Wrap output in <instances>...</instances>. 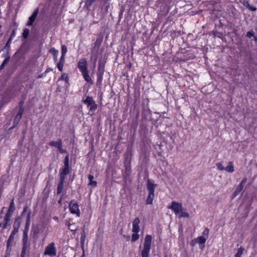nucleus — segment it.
<instances>
[{
    "label": "nucleus",
    "instance_id": "1",
    "mask_svg": "<svg viewBox=\"0 0 257 257\" xmlns=\"http://www.w3.org/2000/svg\"><path fill=\"white\" fill-rule=\"evenodd\" d=\"M77 67L81 73L84 80L90 84H93V81L89 75L87 61L85 58H81L78 61Z\"/></svg>",
    "mask_w": 257,
    "mask_h": 257
},
{
    "label": "nucleus",
    "instance_id": "38",
    "mask_svg": "<svg viewBox=\"0 0 257 257\" xmlns=\"http://www.w3.org/2000/svg\"><path fill=\"white\" fill-rule=\"evenodd\" d=\"M49 52L53 56L58 55V51L56 50L55 48H51L49 50Z\"/></svg>",
    "mask_w": 257,
    "mask_h": 257
},
{
    "label": "nucleus",
    "instance_id": "45",
    "mask_svg": "<svg viewBox=\"0 0 257 257\" xmlns=\"http://www.w3.org/2000/svg\"><path fill=\"white\" fill-rule=\"evenodd\" d=\"M240 192L235 189L233 193L231 195V198L234 199Z\"/></svg>",
    "mask_w": 257,
    "mask_h": 257
},
{
    "label": "nucleus",
    "instance_id": "35",
    "mask_svg": "<svg viewBox=\"0 0 257 257\" xmlns=\"http://www.w3.org/2000/svg\"><path fill=\"white\" fill-rule=\"evenodd\" d=\"M67 52V48L66 45H62L61 46V56L62 57H65V55Z\"/></svg>",
    "mask_w": 257,
    "mask_h": 257
},
{
    "label": "nucleus",
    "instance_id": "64",
    "mask_svg": "<svg viewBox=\"0 0 257 257\" xmlns=\"http://www.w3.org/2000/svg\"><path fill=\"white\" fill-rule=\"evenodd\" d=\"M2 218V217L0 216V218ZM2 224H3V223H2V222H0V227H1V226H2V227H3V225H2Z\"/></svg>",
    "mask_w": 257,
    "mask_h": 257
},
{
    "label": "nucleus",
    "instance_id": "28",
    "mask_svg": "<svg viewBox=\"0 0 257 257\" xmlns=\"http://www.w3.org/2000/svg\"><path fill=\"white\" fill-rule=\"evenodd\" d=\"M105 71V64L102 63L101 61L98 62L97 72L99 73H104Z\"/></svg>",
    "mask_w": 257,
    "mask_h": 257
},
{
    "label": "nucleus",
    "instance_id": "20",
    "mask_svg": "<svg viewBox=\"0 0 257 257\" xmlns=\"http://www.w3.org/2000/svg\"><path fill=\"white\" fill-rule=\"evenodd\" d=\"M93 178L94 176L93 175L89 174L88 176V179L89 180L88 186H91L92 187L94 188L97 186V183L96 181L93 180Z\"/></svg>",
    "mask_w": 257,
    "mask_h": 257
},
{
    "label": "nucleus",
    "instance_id": "25",
    "mask_svg": "<svg viewBox=\"0 0 257 257\" xmlns=\"http://www.w3.org/2000/svg\"><path fill=\"white\" fill-rule=\"evenodd\" d=\"M103 74H104V73H103L97 72V73H96V77H97L96 84L97 86H100L102 84Z\"/></svg>",
    "mask_w": 257,
    "mask_h": 257
},
{
    "label": "nucleus",
    "instance_id": "46",
    "mask_svg": "<svg viewBox=\"0 0 257 257\" xmlns=\"http://www.w3.org/2000/svg\"><path fill=\"white\" fill-rule=\"evenodd\" d=\"M58 150H59V152H60L61 154H63V153H67L66 150H64V149H63L62 148V145H61V146H60V147H59V148H58Z\"/></svg>",
    "mask_w": 257,
    "mask_h": 257
},
{
    "label": "nucleus",
    "instance_id": "18",
    "mask_svg": "<svg viewBox=\"0 0 257 257\" xmlns=\"http://www.w3.org/2000/svg\"><path fill=\"white\" fill-rule=\"evenodd\" d=\"M15 210V207L14 204V199H12L11 201L9 207L6 213L12 215V214Z\"/></svg>",
    "mask_w": 257,
    "mask_h": 257
},
{
    "label": "nucleus",
    "instance_id": "14",
    "mask_svg": "<svg viewBox=\"0 0 257 257\" xmlns=\"http://www.w3.org/2000/svg\"><path fill=\"white\" fill-rule=\"evenodd\" d=\"M39 13V10L38 9H36L34 12L33 13L32 15L29 17V21L27 23V26H31L32 25L34 22L35 21L37 16L38 15V14Z\"/></svg>",
    "mask_w": 257,
    "mask_h": 257
},
{
    "label": "nucleus",
    "instance_id": "44",
    "mask_svg": "<svg viewBox=\"0 0 257 257\" xmlns=\"http://www.w3.org/2000/svg\"><path fill=\"white\" fill-rule=\"evenodd\" d=\"M27 249L28 248H22L20 257H26V251Z\"/></svg>",
    "mask_w": 257,
    "mask_h": 257
},
{
    "label": "nucleus",
    "instance_id": "37",
    "mask_svg": "<svg viewBox=\"0 0 257 257\" xmlns=\"http://www.w3.org/2000/svg\"><path fill=\"white\" fill-rule=\"evenodd\" d=\"M139 234L138 233H134L132 235V239L131 240L133 242H135L136 240H137L139 238Z\"/></svg>",
    "mask_w": 257,
    "mask_h": 257
},
{
    "label": "nucleus",
    "instance_id": "59",
    "mask_svg": "<svg viewBox=\"0 0 257 257\" xmlns=\"http://www.w3.org/2000/svg\"><path fill=\"white\" fill-rule=\"evenodd\" d=\"M83 253L81 255V257H84L85 256V251H84V247L83 246V248H82Z\"/></svg>",
    "mask_w": 257,
    "mask_h": 257
},
{
    "label": "nucleus",
    "instance_id": "32",
    "mask_svg": "<svg viewBox=\"0 0 257 257\" xmlns=\"http://www.w3.org/2000/svg\"><path fill=\"white\" fill-rule=\"evenodd\" d=\"M12 40L8 39L7 42L6 43L4 48H3L4 51H6L8 53L9 52L10 50L11 44L12 43Z\"/></svg>",
    "mask_w": 257,
    "mask_h": 257
},
{
    "label": "nucleus",
    "instance_id": "48",
    "mask_svg": "<svg viewBox=\"0 0 257 257\" xmlns=\"http://www.w3.org/2000/svg\"><path fill=\"white\" fill-rule=\"evenodd\" d=\"M254 34L255 33H246V36L249 38H251L252 37H253L254 38V40L256 41V38L254 36Z\"/></svg>",
    "mask_w": 257,
    "mask_h": 257
},
{
    "label": "nucleus",
    "instance_id": "5",
    "mask_svg": "<svg viewBox=\"0 0 257 257\" xmlns=\"http://www.w3.org/2000/svg\"><path fill=\"white\" fill-rule=\"evenodd\" d=\"M152 237L151 235L147 234L145 237L143 249L141 251L142 257H149L151 249Z\"/></svg>",
    "mask_w": 257,
    "mask_h": 257
},
{
    "label": "nucleus",
    "instance_id": "57",
    "mask_svg": "<svg viewBox=\"0 0 257 257\" xmlns=\"http://www.w3.org/2000/svg\"><path fill=\"white\" fill-rule=\"evenodd\" d=\"M62 197H63V195H61L60 199L58 200V204H61V202H62Z\"/></svg>",
    "mask_w": 257,
    "mask_h": 257
},
{
    "label": "nucleus",
    "instance_id": "40",
    "mask_svg": "<svg viewBox=\"0 0 257 257\" xmlns=\"http://www.w3.org/2000/svg\"><path fill=\"white\" fill-rule=\"evenodd\" d=\"M209 229L207 227H206L202 232V236H204L205 238H206L207 239L208 237V235H209Z\"/></svg>",
    "mask_w": 257,
    "mask_h": 257
},
{
    "label": "nucleus",
    "instance_id": "6",
    "mask_svg": "<svg viewBox=\"0 0 257 257\" xmlns=\"http://www.w3.org/2000/svg\"><path fill=\"white\" fill-rule=\"evenodd\" d=\"M63 163L64 167L60 169L59 176L66 177L71 171L69 165V156L68 154L65 157Z\"/></svg>",
    "mask_w": 257,
    "mask_h": 257
},
{
    "label": "nucleus",
    "instance_id": "16",
    "mask_svg": "<svg viewBox=\"0 0 257 257\" xmlns=\"http://www.w3.org/2000/svg\"><path fill=\"white\" fill-rule=\"evenodd\" d=\"M32 238L34 241H36L38 238V235L40 232V229L38 226L33 227L32 229Z\"/></svg>",
    "mask_w": 257,
    "mask_h": 257
},
{
    "label": "nucleus",
    "instance_id": "53",
    "mask_svg": "<svg viewBox=\"0 0 257 257\" xmlns=\"http://www.w3.org/2000/svg\"><path fill=\"white\" fill-rule=\"evenodd\" d=\"M97 57L96 55H95L94 57V59H93V64H94V66L95 67V64H96V62L97 61Z\"/></svg>",
    "mask_w": 257,
    "mask_h": 257
},
{
    "label": "nucleus",
    "instance_id": "7",
    "mask_svg": "<svg viewBox=\"0 0 257 257\" xmlns=\"http://www.w3.org/2000/svg\"><path fill=\"white\" fill-rule=\"evenodd\" d=\"M69 209L71 214H75L78 217L81 215L80 210L77 202L74 199L71 200L69 203Z\"/></svg>",
    "mask_w": 257,
    "mask_h": 257
},
{
    "label": "nucleus",
    "instance_id": "56",
    "mask_svg": "<svg viewBox=\"0 0 257 257\" xmlns=\"http://www.w3.org/2000/svg\"><path fill=\"white\" fill-rule=\"evenodd\" d=\"M56 91L57 92H61V87L59 85L58 86V87H57Z\"/></svg>",
    "mask_w": 257,
    "mask_h": 257
},
{
    "label": "nucleus",
    "instance_id": "39",
    "mask_svg": "<svg viewBox=\"0 0 257 257\" xmlns=\"http://www.w3.org/2000/svg\"><path fill=\"white\" fill-rule=\"evenodd\" d=\"M28 206L27 205H26L23 208V211L22 212V213H21V215L19 216H18L17 217H20L21 218V221H22V217L25 214V213L27 212V210H28Z\"/></svg>",
    "mask_w": 257,
    "mask_h": 257
},
{
    "label": "nucleus",
    "instance_id": "3",
    "mask_svg": "<svg viewBox=\"0 0 257 257\" xmlns=\"http://www.w3.org/2000/svg\"><path fill=\"white\" fill-rule=\"evenodd\" d=\"M167 207L171 209L176 215H178L179 218L189 217V214L188 212L183 211L182 204L181 203L173 201L171 202V205Z\"/></svg>",
    "mask_w": 257,
    "mask_h": 257
},
{
    "label": "nucleus",
    "instance_id": "19",
    "mask_svg": "<svg viewBox=\"0 0 257 257\" xmlns=\"http://www.w3.org/2000/svg\"><path fill=\"white\" fill-rule=\"evenodd\" d=\"M85 227L84 226L82 229V232L81 233V236H80V243L82 248H83V246L84 245V242L86 239V233L85 232Z\"/></svg>",
    "mask_w": 257,
    "mask_h": 257
},
{
    "label": "nucleus",
    "instance_id": "62",
    "mask_svg": "<svg viewBox=\"0 0 257 257\" xmlns=\"http://www.w3.org/2000/svg\"><path fill=\"white\" fill-rule=\"evenodd\" d=\"M33 87V84H31L29 86V89H32Z\"/></svg>",
    "mask_w": 257,
    "mask_h": 257
},
{
    "label": "nucleus",
    "instance_id": "17",
    "mask_svg": "<svg viewBox=\"0 0 257 257\" xmlns=\"http://www.w3.org/2000/svg\"><path fill=\"white\" fill-rule=\"evenodd\" d=\"M64 63L65 57L61 56L59 62L57 63V67L58 70L61 72H62L63 70Z\"/></svg>",
    "mask_w": 257,
    "mask_h": 257
},
{
    "label": "nucleus",
    "instance_id": "51",
    "mask_svg": "<svg viewBox=\"0 0 257 257\" xmlns=\"http://www.w3.org/2000/svg\"><path fill=\"white\" fill-rule=\"evenodd\" d=\"M29 34L30 33H22L24 39H26L28 37Z\"/></svg>",
    "mask_w": 257,
    "mask_h": 257
},
{
    "label": "nucleus",
    "instance_id": "12",
    "mask_svg": "<svg viewBox=\"0 0 257 257\" xmlns=\"http://www.w3.org/2000/svg\"><path fill=\"white\" fill-rule=\"evenodd\" d=\"M59 176V181L57 187V194L58 195L62 193L64 188V183L66 179V177L61 176Z\"/></svg>",
    "mask_w": 257,
    "mask_h": 257
},
{
    "label": "nucleus",
    "instance_id": "43",
    "mask_svg": "<svg viewBox=\"0 0 257 257\" xmlns=\"http://www.w3.org/2000/svg\"><path fill=\"white\" fill-rule=\"evenodd\" d=\"M66 225L67 226L68 229H69L71 231H75L76 230L75 228H73L71 227L72 224H71L69 221H67L66 222Z\"/></svg>",
    "mask_w": 257,
    "mask_h": 257
},
{
    "label": "nucleus",
    "instance_id": "33",
    "mask_svg": "<svg viewBox=\"0 0 257 257\" xmlns=\"http://www.w3.org/2000/svg\"><path fill=\"white\" fill-rule=\"evenodd\" d=\"M52 71V69L50 68V67H48L47 68L46 70L44 72H43V73L41 74H39L38 76H37V78H42V77H44L46 76L47 74Z\"/></svg>",
    "mask_w": 257,
    "mask_h": 257
},
{
    "label": "nucleus",
    "instance_id": "15",
    "mask_svg": "<svg viewBox=\"0 0 257 257\" xmlns=\"http://www.w3.org/2000/svg\"><path fill=\"white\" fill-rule=\"evenodd\" d=\"M11 215L6 213L4 218V221L2 224L3 230L6 229L10 225V221L11 220Z\"/></svg>",
    "mask_w": 257,
    "mask_h": 257
},
{
    "label": "nucleus",
    "instance_id": "27",
    "mask_svg": "<svg viewBox=\"0 0 257 257\" xmlns=\"http://www.w3.org/2000/svg\"><path fill=\"white\" fill-rule=\"evenodd\" d=\"M102 41V39L98 38L96 39L94 43L93 44V46H92V50H95L96 49H98L100 45H101V42Z\"/></svg>",
    "mask_w": 257,
    "mask_h": 257
},
{
    "label": "nucleus",
    "instance_id": "2",
    "mask_svg": "<svg viewBox=\"0 0 257 257\" xmlns=\"http://www.w3.org/2000/svg\"><path fill=\"white\" fill-rule=\"evenodd\" d=\"M31 210H29L27 213L25 228L23 231L22 248H28L30 246V244L28 243V231L31 223Z\"/></svg>",
    "mask_w": 257,
    "mask_h": 257
},
{
    "label": "nucleus",
    "instance_id": "23",
    "mask_svg": "<svg viewBox=\"0 0 257 257\" xmlns=\"http://www.w3.org/2000/svg\"><path fill=\"white\" fill-rule=\"evenodd\" d=\"M167 145V143L165 141L160 142L159 144H157V145L158 146L159 150L160 151L158 152V154L159 156H162V154L164 151V150L163 149V147L166 146Z\"/></svg>",
    "mask_w": 257,
    "mask_h": 257
},
{
    "label": "nucleus",
    "instance_id": "8",
    "mask_svg": "<svg viewBox=\"0 0 257 257\" xmlns=\"http://www.w3.org/2000/svg\"><path fill=\"white\" fill-rule=\"evenodd\" d=\"M82 101L87 105L89 111H94L97 108V104L91 96H87L86 98L83 99Z\"/></svg>",
    "mask_w": 257,
    "mask_h": 257
},
{
    "label": "nucleus",
    "instance_id": "31",
    "mask_svg": "<svg viewBox=\"0 0 257 257\" xmlns=\"http://www.w3.org/2000/svg\"><path fill=\"white\" fill-rule=\"evenodd\" d=\"M22 115H23L20 114L19 113L17 114L14 118L13 127H15L19 123L22 117Z\"/></svg>",
    "mask_w": 257,
    "mask_h": 257
},
{
    "label": "nucleus",
    "instance_id": "30",
    "mask_svg": "<svg viewBox=\"0 0 257 257\" xmlns=\"http://www.w3.org/2000/svg\"><path fill=\"white\" fill-rule=\"evenodd\" d=\"M207 240V238L203 236H199L197 238L194 239V241H197V242L199 244H204Z\"/></svg>",
    "mask_w": 257,
    "mask_h": 257
},
{
    "label": "nucleus",
    "instance_id": "41",
    "mask_svg": "<svg viewBox=\"0 0 257 257\" xmlns=\"http://www.w3.org/2000/svg\"><path fill=\"white\" fill-rule=\"evenodd\" d=\"M216 166L218 170L223 171L224 170V167L223 166L221 162H218L216 163Z\"/></svg>",
    "mask_w": 257,
    "mask_h": 257
},
{
    "label": "nucleus",
    "instance_id": "54",
    "mask_svg": "<svg viewBox=\"0 0 257 257\" xmlns=\"http://www.w3.org/2000/svg\"><path fill=\"white\" fill-rule=\"evenodd\" d=\"M53 58L54 62H57L58 60V55L53 56Z\"/></svg>",
    "mask_w": 257,
    "mask_h": 257
},
{
    "label": "nucleus",
    "instance_id": "10",
    "mask_svg": "<svg viewBox=\"0 0 257 257\" xmlns=\"http://www.w3.org/2000/svg\"><path fill=\"white\" fill-rule=\"evenodd\" d=\"M64 81V87L67 89L70 86L69 83V77L68 74L65 73H62L61 74L60 77L58 78V81Z\"/></svg>",
    "mask_w": 257,
    "mask_h": 257
},
{
    "label": "nucleus",
    "instance_id": "36",
    "mask_svg": "<svg viewBox=\"0 0 257 257\" xmlns=\"http://www.w3.org/2000/svg\"><path fill=\"white\" fill-rule=\"evenodd\" d=\"M10 60V57L6 58L0 66V70L3 69Z\"/></svg>",
    "mask_w": 257,
    "mask_h": 257
},
{
    "label": "nucleus",
    "instance_id": "61",
    "mask_svg": "<svg viewBox=\"0 0 257 257\" xmlns=\"http://www.w3.org/2000/svg\"><path fill=\"white\" fill-rule=\"evenodd\" d=\"M23 32H29V30L27 29H25Z\"/></svg>",
    "mask_w": 257,
    "mask_h": 257
},
{
    "label": "nucleus",
    "instance_id": "9",
    "mask_svg": "<svg viewBox=\"0 0 257 257\" xmlns=\"http://www.w3.org/2000/svg\"><path fill=\"white\" fill-rule=\"evenodd\" d=\"M57 254V249L55 246V243L52 242L48 244L45 247L44 254L49 255L50 257H53Z\"/></svg>",
    "mask_w": 257,
    "mask_h": 257
},
{
    "label": "nucleus",
    "instance_id": "22",
    "mask_svg": "<svg viewBox=\"0 0 257 257\" xmlns=\"http://www.w3.org/2000/svg\"><path fill=\"white\" fill-rule=\"evenodd\" d=\"M15 236L10 234L7 241V248L12 249V243L14 241Z\"/></svg>",
    "mask_w": 257,
    "mask_h": 257
},
{
    "label": "nucleus",
    "instance_id": "24",
    "mask_svg": "<svg viewBox=\"0 0 257 257\" xmlns=\"http://www.w3.org/2000/svg\"><path fill=\"white\" fill-rule=\"evenodd\" d=\"M247 179L246 177L244 178L241 182L239 184L238 186L236 187V189L239 192L243 189L245 183H246Z\"/></svg>",
    "mask_w": 257,
    "mask_h": 257
},
{
    "label": "nucleus",
    "instance_id": "11",
    "mask_svg": "<svg viewBox=\"0 0 257 257\" xmlns=\"http://www.w3.org/2000/svg\"><path fill=\"white\" fill-rule=\"evenodd\" d=\"M21 224L20 217H17L13 224V230L11 233V234L15 236V235L19 232Z\"/></svg>",
    "mask_w": 257,
    "mask_h": 257
},
{
    "label": "nucleus",
    "instance_id": "26",
    "mask_svg": "<svg viewBox=\"0 0 257 257\" xmlns=\"http://www.w3.org/2000/svg\"><path fill=\"white\" fill-rule=\"evenodd\" d=\"M224 170L228 173H232L234 171V166L232 162H228V165L224 168Z\"/></svg>",
    "mask_w": 257,
    "mask_h": 257
},
{
    "label": "nucleus",
    "instance_id": "29",
    "mask_svg": "<svg viewBox=\"0 0 257 257\" xmlns=\"http://www.w3.org/2000/svg\"><path fill=\"white\" fill-rule=\"evenodd\" d=\"M243 5L244 6H245L246 8H247L248 10H249L250 11L254 12L256 10V8L253 6H251L249 3L247 1L244 2L243 3Z\"/></svg>",
    "mask_w": 257,
    "mask_h": 257
},
{
    "label": "nucleus",
    "instance_id": "4",
    "mask_svg": "<svg viewBox=\"0 0 257 257\" xmlns=\"http://www.w3.org/2000/svg\"><path fill=\"white\" fill-rule=\"evenodd\" d=\"M157 186L154 181L148 179L147 182V189L148 192V195L146 200V204L151 205L153 204L155 198V189Z\"/></svg>",
    "mask_w": 257,
    "mask_h": 257
},
{
    "label": "nucleus",
    "instance_id": "60",
    "mask_svg": "<svg viewBox=\"0 0 257 257\" xmlns=\"http://www.w3.org/2000/svg\"><path fill=\"white\" fill-rule=\"evenodd\" d=\"M213 34L214 35V36L219 37V36H218L217 34H221L222 33H213Z\"/></svg>",
    "mask_w": 257,
    "mask_h": 257
},
{
    "label": "nucleus",
    "instance_id": "50",
    "mask_svg": "<svg viewBox=\"0 0 257 257\" xmlns=\"http://www.w3.org/2000/svg\"><path fill=\"white\" fill-rule=\"evenodd\" d=\"M15 36H16V33H11L9 39L12 41V40L15 37Z\"/></svg>",
    "mask_w": 257,
    "mask_h": 257
},
{
    "label": "nucleus",
    "instance_id": "47",
    "mask_svg": "<svg viewBox=\"0 0 257 257\" xmlns=\"http://www.w3.org/2000/svg\"><path fill=\"white\" fill-rule=\"evenodd\" d=\"M123 22L124 24H125V23L126 24V26L125 25L124 26V28L123 30L126 31V30H127L128 27H129V25L128 24V20H127L126 19H125Z\"/></svg>",
    "mask_w": 257,
    "mask_h": 257
},
{
    "label": "nucleus",
    "instance_id": "34",
    "mask_svg": "<svg viewBox=\"0 0 257 257\" xmlns=\"http://www.w3.org/2000/svg\"><path fill=\"white\" fill-rule=\"evenodd\" d=\"M244 250V248L240 246L238 248L237 251L236 253L235 254V257H241V255L243 254Z\"/></svg>",
    "mask_w": 257,
    "mask_h": 257
},
{
    "label": "nucleus",
    "instance_id": "49",
    "mask_svg": "<svg viewBox=\"0 0 257 257\" xmlns=\"http://www.w3.org/2000/svg\"><path fill=\"white\" fill-rule=\"evenodd\" d=\"M25 110L24 107H19L18 113L23 115Z\"/></svg>",
    "mask_w": 257,
    "mask_h": 257
},
{
    "label": "nucleus",
    "instance_id": "58",
    "mask_svg": "<svg viewBox=\"0 0 257 257\" xmlns=\"http://www.w3.org/2000/svg\"><path fill=\"white\" fill-rule=\"evenodd\" d=\"M125 170L126 171H131V166H126L125 167Z\"/></svg>",
    "mask_w": 257,
    "mask_h": 257
},
{
    "label": "nucleus",
    "instance_id": "52",
    "mask_svg": "<svg viewBox=\"0 0 257 257\" xmlns=\"http://www.w3.org/2000/svg\"><path fill=\"white\" fill-rule=\"evenodd\" d=\"M24 100H20L19 102V107H24Z\"/></svg>",
    "mask_w": 257,
    "mask_h": 257
},
{
    "label": "nucleus",
    "instance_id": "63",
    "mask_svg": "<svg viewBox=\"0 0 257 257\" xmlns=\"http://www.w3.org/2000/svg\"><path fill=\"white\" fill-rule=\"evenodd\" d=\"M191 245L192 246H193L194 245V243L193 242V241H192V242H191Z\"/></svg>",
    "mask_w": 257,
    "mask_h": 257
},
{
    "label": "nucleus",
    "instance_id": "42",
    "mask_svg": "<svg viewBox=\"0 0 257 257\" xmlns=\"http://www.w3.org/2000/svg\"><path fill=\"white\" fill-rule=\"evenodd\" d=\"M12 249L6 248L4 257H10Z\"/></svg>",
    "mask_w": 257,
    "mask_h": 257
},
{
    "label": "nucleus",
    "instance_id": "21",
    "mask_svg": "<svg viewBox=\"0 0 257 257\" xmlns=\"http://www.w3.org/2000/svg\"><path fill=\"white\" fill-rule=\"evenodd\" d=\"M62 145V142L61 139H58L56 141H51L49 143V145L51 147H54L57 148V149L60 147L61 145Z\"/></svg>",
    "mask_w": 257,
    "mask_h": 257
},
{
    "label": "nucleus",
    "instance_id": "55",
    "mask_svg": "<svg viewBox=\"0 0 257 257\" xmlns=\"http://www.w3.org/2000/svg\"><path fill=\"white\" fill-rule=\"evenodd\" d=\"M53 219L57 222L59 221V217L58 216H54Z\"/></svg>",
    "mask_w": 257,
    "mask_h": 257
},
{
    "label": "nucleus",
    "instance_id": "13",
    "mask_svg": "<svg viewBox=\"0 0 257 257\" xmlns=\"http://www.w3.org/2000/svg\"><path fill=\"white\" fill-rule=\"evenodd\" d=\"M140 223V220L139 217H136L133 221V229L132 231L134 233H138L140 231V228L139 224Z\"/></svg>",
    "mask_w": 257,
    "mask_h": 257
}]
</instances>
